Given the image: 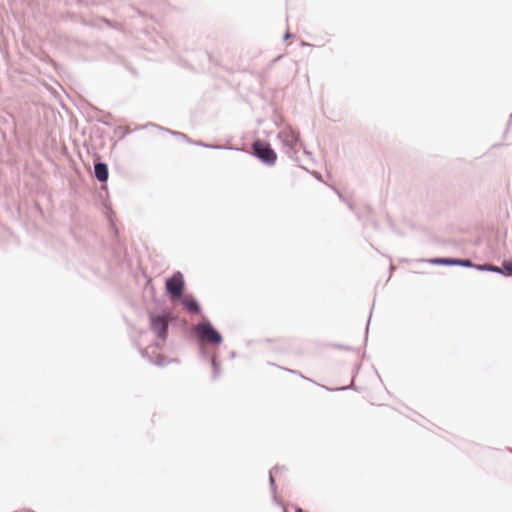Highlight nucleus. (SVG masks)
Instances as JSON below:
<instances>
[{
    "label": "nucleus",
    "instance_id": "1",
    "mask_svg": "<svg viewBox=\"0 0 512 512\" xmlns=\"http://www.w3.org/2000/svg\"><path fill=\"white\" fill-rule=\"evenodd\" d=\"M194 335L200 343L214 346H220L223 343L222 334L205 317L194 326Z\"/></svg>",
    "mask_w": 512,
    "mask_h": 512
},
{
    "label": "nucleus",
    "instance_id": "2",
    "mask_svg": "<svg viewBox=\"0 0 512 512\" xmlns=\"http://www.w3.org/2000/svg\"><path fill=\"white\" fill-rule=\"evenodd\" d=\"M148 316L151 332H153L159 340H167L170 321L175 318L173 312L169 309H164L161 313L149 312Z\"/></svg>",
    "mask_w": 512,
    "mask_h": 512
},
{
    "label": "nucleus",
    "instance_id": "3",
    "mask_svg": "<svg viewBox=\"0 0 512 512\" xmlns=\"http://www.w3.org/2000/svg\"><path fill=\"white\" fill-rule=\"evenodd\" d=\"M251 149L250 155L257 158L262 164L268 167L276 164L277 153L269 142L257 139L252 143Z\"/></svg>",
    "mask_w": 512,
    "mask_h": 512
},
{
    "label": "nucleus",
    "instance_id": "4",
    "mask_svg": "<svg viewBox=\"0 0 512 512\" xmlns=\"http://www.w3.org/2000/svg\"><path fill=\"white\" fill-rule=\"evenodd\" d=\"M166 293L169 296L182 298L185 290V279L180 271H176L166 281Z\"/></svg>",
    "mask_w": 512,
    "mask_h": 512
},
{
    "label": "nucleus",
    "instance_id": "5",
    "mask_svg": "<svg viewBox=\"0 0 512 512\" xmlns=\"http://www.w3.org/2000/svg\"><path fill=\"white\" fill-rule=\"evenodd\" d=\"M277 138L281 141L283 147H296L297 145L303 146L299 133L291 128L278 132Z\"/></svg>",
    "mask_w": 512,
    "mask_h": 512
},
{
    "label": "nucleus",
    "instance_id": "6",
    "mask_svg": "<svg viewBox=\"0 0 512 512\" xmlns=\"http://www.w3.org/2000/svg\"><path fill=\"white\" fill-rule=\"evenodd\" d=\"M179 299L181 304L187 309L189 313L200 314L202 312L200 303L192 294L183 295V297Z\"/></svg>",
    "mask_w": 512,
    "mask_h": 512
},
{
    "label": "nucleus",
    "instance_id": "7",
    "mask_svg": "<svg viewBox=\"0 0 512 512\" xmlns=\"http://www.w3.org/2000/svg\"><path fill=\"white\" fill-rule=\"evenodd\" d=\"M94 177L100 183H106L109 178V168L107 163L103 161L94 162Z\"/></svg>",
    "mask_w": 512,
    "mask_h": 512
},
{
    "label": "nucleus",
    "instance_id": "8",
    "mask_svg": "<svg viewBox=\"0 0 512 512\" xmlns=\"http://www.w3.org/2000/svg\"><path fill=\"white\" fill-rule=\"evenodd\" d=\"M427 261L432 265L454 266L455 257H433Z\"/></svg>",
    "mask_w": 512,
    "mask_h": 512
},
{
    "label": "nucleus",
    "instance_id": "9",
    "mask_svg": "<svg viewBox=\"0 0 512 512\" xmlns=\"http://www.w3.org/2000/svg\"><path fill=\"white\" fill-rule=\"evenodd\" d=\"M190 143L193 144V145H196V146H201V147L210 148V149H217V150H222V149L239 150L238 148H234V147H231V146H223V145H217V144H207V143H204L201 140H195V141L191 140Z\"/></svg>",
    "mask_w": 512,
    "mask_h": 512
},
{
    "label": "nucleus",
    "instance_id": "10",
    "mask_svg": "<svg viewBox=\"0 0 512 512\" xmlns=\"http://www.w3.org/2000/svg\"><path fill=\"white\" fill-rule=\"evenodd\" d=\"M150 125H151V126H153V127L158 128L159 130H162V131H164V132H167V133H169V134H171V135H173V136H175V137H177V138L183 139L184 141H186V142H188V143H190V142H191V139H190L186 134H184V133H182V132H179V131H173V130H170V129H168V128H164V127H161V126H159V125L152 124V123H150Z\"/></svg>",
    "mask_w": 512,
    "mask_h": 512
},
{
    "label": "nucleus",
    "instance_id": "11",
    "mask_svg": "<svg viewBox=\"0 0 512 512\" xmlns=\"http://www.w3.org/2000/svg\"><path fill=\"white\" fill-rule=\"evenodd\" d=\"M139 352L141 353V356L146 359L147 361L153 363L152 358L149 356L147 349L139 348ZM165 358L162 355L157 356V361L154 362L157 366H164Z\"/></svg>",
    "mask_w": 512,
    "mask_h": 512
},
{
    "label": "nucleus",
    "instance_id": "12",
    "mask_svg": "<svg viewBox=\"0 0 512 512\" xmlns=\"http://www.w3.org/2000/svg\"><path fill=\"white\" fill-rule=\"evenodd\" d=\"M210 365L213 370L212 379L216 380L220 376L221 370H220V364L217 360V355L215 353L212 354V357L210 358Z\"/></svg>",
    "mask_w": 512,
    "mask_h": 512
},
{
    "label": "nucleus",
    "instance_id": "13",
    "mask_svg": "<svg viewBox=\"0 0 512 512\" xmlns=\"http://www.w3.org/2000/svg\"><path fill=\"white\" fill-rule=\"evenodd\" d=\"M476 270L478 271H485V272H493L500 274V266H496L490 263H483V264H477Z\"/></svg>",
    "mask_w": 512,
    "mask_h": 512
},
{
    "label": "nucleus",
    "instance_id": "14",
    "mask_svg": "<svg viewBox=\"0 0 512 512\" xmlns=\"http://www.w3.org/2000/svg\"><path fill=\"white\" fill-rule=\"evenodd\" d=\"M500 274L505 277H512V260L503 261L500 266Z\"/></svg>",
    "mask_w": 512,
    "mask_h": 512
},
{
    "label": "nucleus",
    "instance_id": "15",
    "mask_svg": "<svg viewBox=\"0 0 512 512\" xmlns=\"http://www.w3.org/2000/svg\"><path fill=\"white\" fill-rule=\"evenodd\" d=\"M476 265L477 264L473 263L469 258H456L455 257L454 266H462V267H466V268L476 269Z\"/></svg>",
    "mask_w": 512,
    "mask_h": 512
},
{
    "label": "nucleus",
    "instance_id": "16",
    "mask_svg": "<svg viewBox=\"0 0 512 512\" xmlns=\"http://www.w3.org/2000/svg\"><path fill=\"white\" fill-rule=\"evenodd\" d=\"M279 468H280L279 465H275L274 467H272L269 470V485H270L272 494H275V491H276V482H275V478H274V473L278 472Z\"/></svg>",
    "mask_w": 512,
    "mask_h": 512
},
{
    "label": "nucleus",
    "instance_id": "17",
    "mask_svg": "<svg viewBox=\"0 0 512 512\" xmlns=\"http://www.w3.org/2000/svg\"><path fill=\"white\" fill-rule=\"evenodd\" d=\"M279 468H280L279 465H275L274 467H272L269 470V485H270L272 494H275V491H276V482H275V478H274V473L278 472Z\"/></svg>",
    "mask_w": 512,
    "mask_h": 512
},
{
    "label": "nucleus",
    "instance_id": "18",
    "mask_svg": "<svg viewBox=\"0 0 512 512\" xmlns=\"http://www.w3.org/2000/svg\"><path fill=\"white\" fill-rule=\"evenodd\" d=\"M284 149V152L285 154L292 160L294 161H297L298 160V157H297V154H298V151L296 149V147H283Z\"/></svg>",
    "mask_w": 512,
    "mask_h": 512
},
{
    "label": "nucleus",
    "instance_id": "19",
    "mask_svg": "<svg viewBox=\"0 0 512 512\" xmlns=\"http://www.w3.org/2000/svg\"><path fill=\"white\" fill-rule=\"evenodd\" d=\"M200 356L203 360L209 361L212 355L209 354L208 350L204 346H200Z\"/></svg>",
    "mask_w": 512,
    "mask_h": 512
},
{
    "label": "nucleus",
    "instance_id": "20",
    "mask_svg": "<svg viewBox=\"0 0 512 512\" xmlns=\"http://www.w3.org/2000/svg\"><path fill=\"white\" fill-rule=\"evenodd\" d=\"M336 192H337L339 198L341 200L345 201L347 203L349 209L353 211L354 210V205L351 202L346 201V199L343 197V195L338 190H336Z\"/></svg>",
    "mask_w": 512,
    "mask_h": 512
},
{
    "label": "nucleus",
    "instance_id": "21",
    "mask_svg": "<svg viewBox=\"0 0 512 512\" xmlns=\"http://www.w3.org/2000/svg\"><path fill=\"white\" fill-rule=\"evenodd\" d=\"M354 388V381L351 382V384L349 386H342V387H337L335 388L334 390L335 391H345V390H348V389H353Z\"/></svg>",
    "mask_w": 512,
    "mask_h": 512
},
{
    "label": "nucleus",
    "instance_id": "22",
    "mask_svg": "<svg viewBox=\"0 0 512 512\" xmlns=\"http://www.w3.org/2000/svg\"><path fill=\"white\" fill-rule=\"evenodd\" d=\"M286 371L290 372V373H293V374H298L299 376H301L303 379L305 380H308V381H311L309 378L303 376L300 372L298 371H295V370H291V369H286Z\"/></svg>",
    "mask_w": 512,
    "mask_h": 512
},
{
    "label": "nucleus",
    "instance_id": "23",
    "mask_svg": "<svg viewBox=\"0 0 512 512\" xmlns=\"http://www.w3.org/2000/svg\"><path fill=\"white\" fill-rule=\"evenodd\" d=\"M273 496V501L278 504V505H282V501L278 498L277 496V493L275 492V494H272Z\"/></svg>",
    "mask_w": 512,
    "mask_h": 512
},
{
    "label": "nucleus",
    "instance_id": "24",
    "mask_svg": "<svg viewBox=\"0 0 512 512\" xmlns=\"http://www.w3.org/2000/svg\"><path fill=\"white\" fill-rule=\"evenodd\" d=\"M292 36H293V34H292L291 32L286 31V33L284 34L283 39H284V40H288V39H290Z\"/></svg>",
    "mask_w": 512,
    "mask_h": 512
},
{
    "label": "nucleus",
    "instance_id": "25",
    "mask_svg": "<svg viewBox=\"0 0 512 512\" xmlns=\"http://www.w3.org/2000/svg\"><path fill=\"white\" fill-rule=\"evenodd\" d=\"M336 347L339 348V349L351 350V347L345 346V345H341V344L336 345Z\"/></svg>",
    "mask_w": 512,
    "mask_h": 512
},
{
    "label": "nucleus",
    "instance_id": "26",
    "mask_svg": "<svg viewBox=\"0 0 512 512\" xmlns=\"http://www.w3.org/2000/svg\"><path fill=\"white\" fill-rule=\"evenodd\" d=\"M369 324H370V320H368L367 325H366V329H365V340H367L368 330H369Z\"/></svg>",
    "mask_w": 512,
    "mask_h": 512
},
{
    "label": "nucleus",
    "instance_id": "27",
    "mask_svg": "<svg viewBox=\"0 0 512 512\" xmlns=\"http://www.w3.org/2000/svg\"><path fill=\"white\" fill-rule=\"evenodd\" d=\"M303 150H304V153H305L307 156H309V157H311V156H312V153H311L310 151H308L304 146H303Z\"/></svg>",
    "mask_w": 512,
    "mask_h": 512
},
{
    "label": "nucleus",
    "instance_id": "28",
    "mask_svg": "<svg viewBox=\"0 0 512 512\" xmlns=\"http://www.w3.org/2000/svg\"><path fill=\"white\" fill-rule=\"evenodd\" d=\"M360 367H361V364H356L355 365V370L358 371L360 369Z\"/></svg>",
    "mask_w": 512,
    "mask_h": 512
},
{
    "label": "nucleus",
    "instance_id": "29",
    "mask_svg": "<svg viewBox=\"0 0 512 512\" xmlns=\"http://www.w3.org/2000/svg\"><path fill=\"white\" fill-rule=\"evenodd\" d=\"M280 468L278 469V471H283V470H286V467L285 466H279Z\"/></svg>",
    "mask_w": 512,
    "mask_h": 512
},
{
    "label": "nucleus",
    "instance_id": "30",
    "mask_svg": "<svg viewBox=\"0 0 512 512\" xmlns=\"http://www.w3.org/2000/svg\"><path fill=\"white\" fill-rule=\"evenodd\" d=\"M302 46H311V44L307 42H302Z\"/></svg>",
    "mask_w": 512,
    "mask_h": 512
},
{
    "label": "nucleus",
    "instance_id": "31",
    "mask_svg": "<svg viewBox=\"0 0 512 512\" xmlns=\"http://www.w3.org/2000/svg\"><path fill=\"white\" fill-rule=\"evenodd\" d=\"M230 356H231V358H234V357H236V353L233 351V352H231Z\"/></svg>",
    "mask_w": 512,
    "mask_h": 512
},
{
    "label": "nucleus",
    "instance_id": "32",
    "mask_svg": "<svg viewBox=\"0 0 512 512\" xmlns=\"http://www.w3.org/2000/svg\"><path fill=\"white\" fill-rule=\"evenodd\" d=\"M295 512H304L302 508H296Z\"/></svg>",
    "mask_w": 512,
    "mask_h": 512
},
{
    "label": "nucleus",
    "instance_id": "33",
    "mask_svg": "<svg viewBox=\"0 0 512 512\" xmlns=\"http://www.w3.org/2000/svg\"><path fill=\"white\" fill-rule=\"evenodd\" d=\"M136 11H137V13H138L140 16H143V14H142V12H141L140 10H138V9H137Z\"/></svg>",
    "mask_w": 512,
    "mask_h": 512
},
{
    "label": "nucleus",
    "instance_id": "34",
    "mask_svg": "<svg viewBox=\"0 0 512 512\" xmlns=\"http://www.w3.org/2000/svg\"><path fill=\"white\" fill-rule=\"evenodd\" d=\"M148 49L151 50V51L155 50L154 47H148Z\"/></svg>",
    "mask_w": 512,
    "mask_h": 512
},
{
    "label": "nucleus",
    "instance_id": "35",
    "mask_svg": "<svg viewBox=\"0 0 512 512\" xmlns=\"http://www.w3.org/2000/svg\"><path fill=\"white\" fill-rule=\"evenodd\" d=\"M281 56L274 58L273 62H276Z\"/></svg>",
    "mask_w": 512,
    "mask_h": 512
},
{
    "label": "nucleus",
    "instance_id": "36",
    "mask_svg": "<svg viewBox=\"0 0 512 512\" xmlns=\"http://www.w3.org/2000/svg\"><path fill=\"white\" fill-rule=\"evenodd\" d=\"M510 118H512V112H511Z\"/></svg>",
    "mask_w": 512,
    "mask_h": 512
},
{
    "label": "nucleus",
    "instance_id": "37",
    "mask_svg": "<svg viewBox=\"0 0 512 512\" xmlns=\"http://www.w3.org/2000/svg\"><path fill=\"white\" fill-rule=\"evenodd\" d=\"M284 512H287V511H284Z\"/></svg>",
    "mask_w": 512,
    "mask_h": 512
}]
</instances>
